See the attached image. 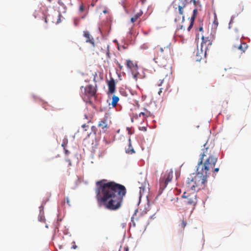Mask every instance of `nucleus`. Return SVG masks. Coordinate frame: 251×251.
I'll use <instances>...</instances> for the list:
<instances>
[{"label": "nucleus", "mask_w": 251, "mask_h": 251, "mask_svg": "<svg viewBox=\"0 0 251 251\" xmlns=\"http://www.w3.org/2000/svg\"><path fill=\"white\" fill-rule=\"evenodd\" d=\"M99 186L96 190L99 204L109 210H117L122 206L126 191V187L114 181L102 179L96 183Z\"/></svg>", "instance_id": "f257e3e1"}, {"label": "nucleus", "mask_w": 251, "mask_h": 251, "mask_svg": "<svg viewBox=\"0 0 251 251\" xmlns=\"http://www.w3.org/2000/svg\"><path fill=\"white\" fill-rule=\"evenodd\" d=\"M208 176L209 173L203 170L202 168L197 167L196 173L190 175L183 182L185 191L192 190L195 192L203 189Z\"/></svg>", "instance_id": "f03ea898"}, {"label": "nucleus", "mask_w": 251, "mask_h": 251, "mask_svg": "<svg viewBox=\"0 0 251 251\" xmlns=\"http://www.w3.org/2000/svg\"><path fill=\"white\" fill-rule=\"evenodd\" d=\"M214 146L209 144L206 142L201 149L202 153L201 154L200 161L198 163V167L202 168L203 170L208 173L213 170L217 161V157L214 155Z\"/></svg>", "instance_id": "7ed1b4c3"}, {"label": "nucleus", "mask_w": 251, "mask_h": 251, "mask_svg": "<svg viewBox=\"0 0 251 251\" xmlns=\"http://www.w3.org/2000/svg\"><path fill=\"white\" fill-rule=\"evenodd\" d=\"M173 55V49L170 43L162 47L158 46L155 48L154 62L160 67H165L167 60Z\"/></svg>", "instance_id": "20e7f679"}, {"label": "nucleus", "mask_w": 251, "mask_h": 251, "mask_svg": "<svg viewBox=\"0 0 251 251\" xmlns=\"http://www.w3.org/2000/svg\"><path fill=\"white\" fill-rule=\"evenodd\" d=\"M173 177V171L172 169L168 170L161 174L159 180V189L158 193L161 194L168 183L171 182Z\"/></svg>", "instance_id": "39448f33"}, {"label": "nucleus", "mask_w": 251, "mask_h": 251, "mask_svg": "<svg viewBox=\"0 0 251 251\" xmlns=\"http://www.w3.org/2000/svg\"><path fill=\"white\" fill-rule=\"evenodd\" d=\"M189 191H185L181 197L185 199V203L187 204L195 206L197 202V195L195 192L189 193Z\"/></svg>", "instance_id": "423d86ee"}, {"label": "nucleus", "mask_w": 251, "mask_h": 251, "mask_svg": "<svg viewBox=\"0 0 251 251\" xmlns=\"http://www.w3.org/2000/svg\"><path fill=\"white\" fill-rule=\"evenodd\" d=\"M126 65L127 67L131 71L134 78L137 80L138 78V75H139V73L138 72V66L137 63L136 62L128 59L126 60Z\"/></svg>", "instance_id": "0eeeda50"}, {"label": "nucleus", "mask_w": 251, "mask_h": 251, "mask_svg": "<svg viewBox=\"0 0 251 251\" xmlns=\"http://www.w3.org/2000/svg\"><path fill=\"white\" fill-rule=\"evenodd\" d=\"M110 122L108 123V117L105 116L104 118L99 122L98 126L102 129L103 132H106L110 127Z\"/></svg>", "instance_id": "6e6552de"}, {"label": "nucleus", "mask_w": 251, "mask_h": 251, "mask_svg": "<svg viewBox=\"0 0 251 251\" xmlns=\"http://www.w3.org/2000/svg\"><path fill=\"white\" fill-rule=\"evenodd\" d=\"M212 41L211 40V37H204V36L202 37V42L201 44V49L204 50L205 52L208 50V48L212 45Z\"/></svg>", "instance_id": "1a4fd4ad"}, {"label": "nucleus", "mask_w": 251, "mask_h": 251, "mask_svg": "<svg viewBox=\"0 0 251 251\" xmlns=\"http://www.w3.org/2000/svg\"><path fill=\"white\" fill-rule=\"evenodd\" d=\"M84 92L88 97H91L95 95L96 90L92 85H88L84 88Z\"/></svg>", "instance_id": "9d476101"}, {"label": "nucleus", "mask_w": 251, "mask_h": 251, "mask_svg": "<svg viewBox=\"0 0 251 251\" xmlns=\"http://www.w3.org/2000/svg\"><path fill=\"white\" fill-rule=\"evenodd\" d=\"M248 48V45L246 43H242L239 45H235L233 47V50L234 52L239 51V53L242 54L244 53Z\"/></svg>", "instance_id": "9b49d317"}, {"label": "nucleus", "mask_w": 251, "mask_h": 251, "mask_svg": "<svg viewBox=\"0 0 251 251\" xmlns=\"http://www.w3.org/2000/svg\"><path fill=\"white\" fill-rule=\"evenodd\" d=\"M187 0H178L177 6L178 9V12L180 15H182L183 14V8L186 6L187 4Z\"/></svg>", "instance_id": "f8f14e48"}, {"label": "nucleus", "mask_w": 251, "mask_h": 251, "mask_svg": "<svg viewBox=\"0 0 251 251\" xmlns=\"http://www.w3.org/2000/svg\"><path fill=\"white\" fill-rule=\"evenodd\" d=\"M108 92L113 94L115 91L116 84L114 79L111 78L110 80L108 82Z\"/></svg>", "instance_id": "ddd939ff"}, {"label": "nucleus", "mask_w": 251, "mask_h": 251, "mask_svg": "<svg viewBox=\"0 0 251 251\" xmlns=\"http://www.w3.org/2000/svg\"><path fill=\"white\" fill-rule=\"evenodd\" d=\"M83 36L86 38V42L87 43H89L92 44L93 46H95L94 39L88 31H83Z\"/></svg>", "instance_id": "4468645a"}, {"label": "nucleus", "mask_w": 251, "mask_h": 251, "mask_svg": "<svg viewBox=\"0 0 251 251\" xmlns=\"http://www.w3.org/2000/svg\"><path fill=\"white\" fill-rule=\"evenodd\" d=\"M197 12V10L196 9H195L193 10V15L191 18L190 23L189 26L187 28V30L188 31H189L191 30V29L192 28V27L193 25L194 21V20L195 18V16H196V14Z\"/></svg>", "instance_id": "2eb2a0df"}, {"label": "nucleus", "mask_w": 251, "mask_h": 251, "mask_svg": "<svg viewBox=\"0 0 251 251\" xmlns=\"http://www.w3.org/2000/svg\"><path fill=\"white\" fill-rule=\"evenodd\" d=\"M138 183L139 188L140 189V194H141L142 193L144 192L145 188L147 184V182H146V179L145 178L144 181L142 183H141V185H140V182H138Z\"/></svg>", "instance_id": "dca6fc26"}, {"label": "nucleus", "mask_w": 251, "mask_h": 251, "mask_svg": "<svg viewBox=\"0 0 251 251\" xmlns=\"http://www.w3.org/2000/svg\"><path fill=\"white\" fill-rule=\"evenodd\" d=\"M119 98L118 97L115 96V95H114L113 97H112V102H111V105H112V106L113 107H115L117 104V103L119 101Z\"/></svg>", "instance_id": "f3484780"}, {"label": "nucleus", "mask_w": 251, "mask_h": 251, "mask_svg": "<svg viewBox=\"0 0 251 251\" xmlns=\"http://www.w3.org/2000/svg\"><path fill=\"white\" fill-rule=\"evenodd\" d=\"M186 225V221H185L184 219H183L180 221V223L179 224L178 226L180 227V228L183 230Z\"/></svg>", "instance_id": "a211bd4d"}, {"label": "nucleus", "mask_w": 251, "mask_h": 251, "mask_svg": "<svg viewBox=\"0 0 251 251\" xmlns=\"http://www.w3.org/2000/svg\"><path fill=\"white\" fill-rule=\"evenodd\" d=\"M129 147H128V148L127 149H126V153H129V154H132L135 152V151H134L133 148L131 147V143L130 142V139H129Z\"/></svg>", "instance_id": "6ab92c4d"}, {"label": "nucleus", "mask_w": 251, "mask_h": 251, "mask_svg": "<svg viewBox=\"0 0 251 251\" xmlns=\"http://www.w3.org/2000/svg\"><path fill=\"white\" fill-rule=\"evenodd\" d=\"M142 13H138L131 18V22L134 23L142 15Z\"/></svg>", "instance_id": "aec40b11"}, {"label": "nucleus", "mask_w": 251, "mask_h": 251, "mask_svg": "<svg viewBox=\"0 0 251 251\" xmlns=\"http://www.w3.org/2000/svg\"><path fill=\"white\" fill-rule=\"evenodd\" d=\"M142 116H143L145 118H147L151 116V113L148 111H146V112H142L139 114V116L141 117Z\"/></svg>", "instance_id": "412c9836"}, {"label": "nucleus", "mask_w": 251, "mask_h": 251, "mask_svg": "<svg viewBox=\"0 0 251 251\" xmlns=\"http://www.w3.org/2000/svg\"><path fill=\"white\" fill-rule=\"evenodd\" d=\"M214 21L213 24L215 25L216 26H217L218 25V21L216 13L215 12L214 13Z\"/></svg>", "instance_id": "4be33fe9"}, {"label": "nucleus", "mask_w": 251, "mask_h": 251, "mask_svg": "<svg viewBox=\"0 0 251 251\" xmlns=\"http://www.w3.org/2000/svg\"><path fill=\"white\" fill-rule=\"evenodd\" d=\"M85 11V7L83 5V3H81L79 7V11L81 13L84 12Z\"/></svg>", "instance_id": "5701e85b"}, {"label": "nucleus", "mask_w": 251, "mask_h": 251, "mask_svg": "<svg viewBox=\"0 0 251 251\" xmlns=\"http://www.w3.org/2000/svg\"><path fill=\"white\" fill-rule=\"evenodd\" d=\"M67 144V140L66 139H64L63 141V143L62 144V146L64 148L66 147Z\"/></svg>", "instance_id": "b1692460"}, {"label": "nucleus", "mask_w": 251, "mask_h": 251, "mask_svg": "<svg viewBox=\"0 0 251 251\" xmlns=\"http://www.w3.org/2000/svg\"><path fill=\"white\" fill-rule=\"evenodd\" d=\"M82 127L83 128L84 131H87L88 128H89V126L86 124H84L82 126Z\"/></svg>", "instance_id": "393cba45"}, {"label": "nucleus", "mask_w": 251, "mask_h": 251, "mask_svg": "<svg viewBox=\"0 0 251 251\" xmlns=\"http://www.w3.org/2000/svg\"><path fill=\"white\" fill-rule=\"evenodd\" d=\"M181 18H182V21L184 22V17L183 16H182V17H179L178 18H175V21L176 22L177 21L180 20Z\"/></svg>", "instance_id": "a878e982"}, {"label": "nucleus", "mask_w": 251, "mask_h": 251, "mask_svg": "<svg viewBox=\"0 0 251 251\" xmlns=\"http://www.w3.org/2000/svg\"><path fill=\"white\" fill-rule=\"evenodd\" d=\"M117 64L118 65L119 68L121 70L123 68V66H122L118 62H117Z\"/></svg>", "instance_id": "bb28decb"}, {"label": "nucleus", "mask_w": 251, "mask_h": 251, "mask_svg": "<svg viewBox=\"0 0 251 251\" xmlns=\"http://www.w3.org/2000/svg\"><path fill=\"white\" fill-rule=\"evenodd\" d=\"M64 150L65 151L66 154H68L69 153V151L67 150H66L65 148H64Z\"/></svg>", "instance_id": "cd10ccee"}, {"label": "nucleus", "mask_w": 251, "mask_h": 251, "mask_svg": "<svg viewBox=\"0 0 251 251\" xmlns=\"http://www.w3.org/2000/svg\"><path fill=\"white\" fill-rule=\"evenodd\" d=\"M219 171V168H216L214 170V171L215 172H218Z\"/></svg>", "instance_id": "c85d7f7f"}, {"label": "nucleus", "mask_w": 251, "mask_h": 251, "mask_svg": "<svg viewBox=\"0 0 251 251\" xmlns=\"http://www.w3.org/2000/svg\"><path fill=\"white\" fill-rule=\"evenodd\" d=\"M67 203L69 205H70V200H69V199L68 198H67Z\"/></svg>", "instance_id": "c756f323"}, {"label": "nucleus", "mask_w": 251, "mask_h": 251, "mask_svg": "<svg viewBox=\"0 0 251 251\" xmlns=\"http://www.w3.org/2000/svg\"><path fill=\"white\" fill-rule=\"evenodd\" d=\"M182 28H185V25H181L180 26V29H182Z\"/></svg>", "instance_id": "7c9ffc66"}, {"label": "nucleus", "mask_w": 251, "mask_h": 251, "mask_svg": "<svg viewBox=\"0 0 251 251\" xmlns=\"http://www.w3.org/2000/svg\"><path fill=\"white\" fill-rule=\"evenodd\" d=\"M162 88H160V90L159 91V92H158V94H159V95H160L161 94V93H162Z\"/></svg>", "instance_id": "2f4dec72"}, {"label": "nucleus", "mask_w": 251, "mask_h": 251, "mask_svg": "<svg viewBox=\"0 0 251 251\" xmlns=\"http://www.w3.org/2000/svg\"><path fill=\"white\" fill-rule=\"evenodd\" d=\"M76 246H75H75H74L73 247V249H76Z\"/></svg>", "instance_id": "473e14b6"}, {"label": "nucleus", "mask_w": 251, "mask_h": 251, "mask_svg": "<svg viewBox=\"0 0 251 251\" xmlns=\"http://www.w3.org/2000/svg\"><path fill=\"white\" fill-rule=\"evenodd\" d=\"M200 31L202 30V27H200Z\"/></svg>", "instance_id": "72a5a7b5"}, {"label": "nucleus", "mask_w": 251, "mask_h": 251, "mask_svg": "<svg viewBox=\"0 0 251 251\" xmlns=\"http://www.w3.org/2000/svg\"><path fill=\"white\" fill-rule=\"evenodd\" d=\"M146 0H141V1H142V2L143 3Z\"/></svg>", "instance_id": "f704fd0d"}, {"label": "nucleus", "mask_w": 251, "mask_h": 251, "mask_svg": "<svg viewBox=\"0 0 251 251\" xmlns=\"http://www.w3.org/2000/svg\"><path fill=\"white\" fill-rule=\"evenodd\" d=\"M143 130H145V131H146V130H147L146 127H143Z\"/></svg>", "instance_id": "c9c22d12"}, {"label": "nucleus", "mask_w": 251, "mask_h": 251, "mask_svg": "<svg viewBox=\"0 0 251 251\" xmlns=\"http://www.w3.org/2000/svg\"><path fill=\"white\" fill-rule=\"evenodd\" d=\"M143 130H145V131H146V130H147L146 127H143Z\"/></svg>", "instance_id": "e433bc0d"}, {"label": "nucleus", "mask_w": 251, "mask_h": 251, "mask_svg": "<svg viewBox=\"0 0 251 251\" xmlns=\"http://www.w3.org/2000/svg\"><path fill=\"white\" fill-rule=\"evenodd\" d=\"M125 250H126V251H128V249L126 248H125Z\"/></svg>", "instance_id": "4c0bfd02"}, {"label": "nucleus", "mask_w": 251, "mask_h": 251, "mask_svg": "<svg viewBox=\"0 0 251 251\" xmlns=\"http://www.w3.org/2000/svg\"><path fill=\"white\" fill-rule=\"evenodd\" d=\"M103 13H106V10H104L103 11Z\"/></svg>", "instance_id": "58836bf2"}, {"label": "nucleus", "mask_w": 251, "mask_h": 251, "mask_svg": "<svg viewBox=\"0 0 251 251\" xmlns=\"http://www.w3.org/2000/svg\"><path fill=\"white\" fill-rule=\"evenodd\" d=\"M162 83V81L160 82V83L159 84V86H160Z\"/></svg>", "instance_id": "ea45409f"}, {"label": "nucleus", "mask_w": 251, "mask_h": 251, "mask_svg": "<svg viewBox=\"0 0 251 251\" xmlns=\"http://www.w3.org/2000/svg\"><path fill=\"white\" fill-rule=\"evenodd\" d=\"M49 2H51V0H48Z\"/></svg>", "instance_id": "a19ab883"}]
</instances>
